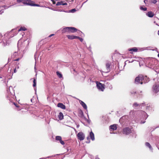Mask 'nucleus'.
<instances>
[{
    "mask_svg": "<svg viewBox=\"0 0 159 159\" xmlns=\"http://www.w3.org/2000/svg\"><path fill=\"white\" fill-rule=\"evenodd\" d=\"M129 116L131 119H135L140 118L145 120L147 119L148 116L145 111L142 110L131 111L129 112Z\"/></svg>",
    "mask_w": 159,
    "mask_h": 159,
    "instance_id": "f257e3e1",
    "label": "nucleus"
},
{
    "mask_svg": "<svg viewBox=\"0 0 159 159\" xmlns=\"http://www.w3.org/2000/svg\"><path fill=\"white\" fill-rule=\"evenodd\" d=\"M7 92L8 95L7 96V98L9 100L10 102H11L13 99H15V97L14 96L15 93L12 87L10 86L9 87V89L7 90Z\"/></svg>",
    "mask_w": 159,
    "mask_h": 159,
    "instance_id": "f03ea898",
    "label": "nucleus"
},
{
    "mask_svg": "<svg viewBox=\"0 0 159 159\" xmlns=\"http://www.w3.org/2000/svg\"><path fill=\"white\" fill-rule=\"evenodd\" d=\"M147 62V66L148 67L152 69H154L158 62L156 59L152 58L149 59Z\"/></svg>",
    "mask_w": 159,
    "mask_h": 159,
    "instance_id": "7ed1b4c3",
    "label": "nucleus"
},
{
    "mask_svg": "<svg viewBox=\"0 0 159 159\" xmlns=\"http://www.w3.org/2000/svg\"><path fill=\"white\" fill-rule=\"evenodd\" d=\"M143 76L142 75H139L138 77H136L135 80V82L136 84H142L143 83V80H144Z\"/></svg>",
    "mask_w": 159,
    "mask_h": 159,
    "instance_id": "20e7f679",
    "label": "nucleus"
},
{
    "mask_svg": "<svg viewBox=\"0 0 159 159\" xmlns=\"http://www.w3.org/2000/svg\"><path fill=\"white\" fill-rule=\"evenodd\" d=\"M145 106V104L144 103L138 104L137 102H134L133 105V107L136 109H138L142 108V106Z\"/></svg>",
    "mask_w": 159,
    "mask_h": 159,
    "instance_id": "39448f33",
    "label": "nucleus"
},
{
    "mask_svg": "<svg viewBox=\"0 0 159 159\" xmlns=\"http://www.w3.org/2000/svg\"><path fill=\"white\" fill-rule=\"evenodd\" d=\"M133 130V129L132 128L127 127L123 129V134L126 135H128L131 133H132Z\"/></svg>",
    "mask_w": 159,
    "mask_h": 159,
    "instance_id": "423d86ee",
    "label": "nucleus"
},
{
    "mask_svg": "<svg viewBox=\"0 0 159 159\" xmlns=\"http://www.w3.org/2000/svg\"><path fill=\"white\" fill-rule=\"evenodd\" d=\"M96 84L97 88L99 90L102 91H103L104 89V84L98 82H97Z\"/></svg>",
    "mask_w": 159,
    "mask_h": 159,
    "instance_id": "0eeeda50",
    "label": "nucleus"
},
{
    "mask_svg": "<svg viewBox=\"0 0 159 159\" xmlns=\"http://www.w3.org/2000/svg\"><path fill=\"white\" fill-rule=\"evenodd\" d=\"M77 138L80 141L83 140L85 138V135L82 132H79L77 135Z\"/></svg>",
    "mask_w": 159,
    "mask_h": 159,
    "instance_id": "6e6552de",
    "label": "nucleus"
},
{
    "mask_svg": "<svg viewBox=\"0 0 159 159\" xmlns=\"http://www.w3.org/2000/svg\"><path fill=\"white\" fill-rule=\"evenodd\" d=\"M17 2L19 3H22L24 4L29 5L31 1L30 0H17Z\"/></svg>",
    "mask_w": 159,
    "mask_h": 159,
    "instance_id": "1a4fd4ad",
    "label": "nucleus"
},
{
    "mask_svg": "<svg viewBox=\"0 0 159 159\" xmlns=\"http://www.w3.org/2000/svg\"><path fill=\"white\" fill-rule=\"evenodd\" d=\"M153 91L155 93H157L159 91V85L155 84L153 85L152 88Z\"/></svg>",
    "mask_w": 159,
    "mask_h": 159,
    "instance_id": "9d476101",
    "label": "nucleus"
},
{
    "mask_svg": "<svg viewBox=\"0 0 159 159\" xmlns=\"http://www.w3.org/2000/svg\"><path fill=\"white\" fill-rule=\"evenodd\" d=\"M111 63L110 62L108 61L106 63V67L107 71H105L106 73L110 71L111 68Z\"/></svg>",
    "mask_w": 159,
    "mask_h": 159,
    "instance_id": "9b49d317",
    "label": "nucleus"
},
{
    "mask_svg": "<svg viewBox=\"0 0 159 159\" xmlns=\"http://www.w3.org/2000/svg\"><path fill=\"white\" fill-rule=\"evenodd\" d=\"M146 15L148 17L152 18L154 16V14L152 11H149L146 13Z\"/></svg>",
    "mask_w": 159,
    "mask_h": 159,
    "instance_id": "f8f14e48",
    "label": "nucleus"
},
{
    "mask_svg": "<svg viewBox=\"0 0 159 159\" xmlns=\"http://www.w3.org/2000/svg\"><path fill=\"white\" fill-rule=\"evenodd\" d=\"M79 102L80 104L82 105V106L84 108V109L87 110V106L86 104L84 102L82 101H81L80 100H79Z\"/></svg>",
    "mask_w": 159,
    "mask_h": 159,
    "instance_id": "ddd939ff",
    "label": "nucleus"
},
{
    "mask_svg": "<svg viewBox=\"0 0 159 159\" xmlns=\"http://www.w3.org/2000/svg\"><path fill=\"white\" fill-rule=\"evenodd\" d=\"M69 32L75 33L77 31V29L74 27H69Z\"/></svg>",
    "mask_w": 159,
    "mask_h": 159,
    "instance_id": "4468645a",
    "label": "nucleus"
},
{
    "mask_svg": "<svg viewBox=\"0 0 159 159\" xmlns=\"http://www.w3.org/2000/svg\"><path fill=\"white\" fill-rule=\"evenodd\" d=\"M57 106L58 107H60L63 109H65L66 108L65 106L61 103H59L57 105Z\"/></svg>",
    "mask_w": 159,
    "mask_h": 159,
    "instance_id": "2eb2a0df",
    "label": "nucleus"
},
{
    "mask_svg": "<svg viewBox=\"0 0 159 159\" xmlns=\"http://www.w3.org/2000/svg\"><path fill=\"white\" fill-rule=\"evenodd\" d=\"M110 127L111 131L116 130L117 129V127L116 125H111Z\"/></svg>",
    "mask_w": 159,
    "mask_h": 159,
    "instance_id": "dca6fc26",
    "label": "nucleus"
},
{
    "mask_svg": "<svg viewBox=\"0 0 159 159\" xmlns=\"http://www.w3.org/2000/svg\"><path fill=\"white\" fill-rule=\"evenodd\" d=\"M89 136L91 139L92 141H94L95 140L94 134L92 131H91L90 133Z\"/></svg>",
    "mask_w": 159,
    "mask_h": 159,
    "instance_id": "f3484780",
    "label": "nucleus"
},
{
    "mask_svg": "<svg viewBox=\"0 0 159 159\" xmlns=\"http://www.w3.org/2000/svg\"><path fill=\"white\" fill-rule=\"evenodd\" d=\"M69 27H66L63 29L62 30V33H64L66 32H69Z\"/></svg>",
    "mask_w": 159,
    "mask_h": 159,
    "instance_id": "a211bd4d",
    "label": "nucleus"
},
{
    "mask_svg": "<svg viewBox=\"0 0 159 159\" xmlns=\"http://www.w3.org/2000/svg\"><path fill=\"white\" fill-rule=\"evenodd\" d=\"M58 117L60 120H62L63 119L64 117L63 113L61 112H60L59 113Z\"/></svg>",
    "mask_w": 159,
    "mask_h": 159,
    "instance_id": "6ab92c4d",
    "label": "nucleus"
},
{
    "mask_svg": "<svg viewBox=\"0 0 159 159\" xmlns=\"http://www.w3.org/2000/svg\"><path fill=\"white\" fill-rule=\"evenodd\" d=\"M56 74L59 78H62V80L63 79V78L62 77V75L60 72L57 71L56 72Z\"/></svg>",
    "mask_w": 159,
    "mask_h": 159,
    "instance_id": "aec40b11",
    "label": "nucleus"
},
{
    "mask_svg": "<svg viewBox=\"0 0 159 159\" xmlns=\"http://www.w3.org/2000/svg\"><path fill=\"white\" fill-rule=\"evenodd\" d=\"M144 78V80H143V83H146L148 82L149 81V78H147L146 76L145 77L143 76Z\"/></svg>",
    "mask_w": 159,
    "mask_h": 159,
    "instance_id": "412c9836",
    "label": "nucleus"
},
{
    "mask_svg": "<svg viewBox=\"0 0 159 159\" xmlns=\"http://www.w3.org/2000/svg\"><path fill=\"white\" fill-rule=\"evenodd\" d=\"M67 3H63L62 2H58L56 4L57 6H59L60 5H66Z\"/></svg>",
    "mask_w": 159,
    "mask_h": 159,
    "instance_id": "4be33fe9",
    "label": "nucleus"
},
{
    "mask_svg": "<svg viewBox=\"0 0 159 159\" xmlns=\"http://www.w3.org/2000/svg\"><path fill=\"white\" fill-rule=\"evenodd\" d=\"M137 50L138 49L136 47H134L129 49V51H133L134 52H137Z\"/></svg>",
    "mask_w": 159,
    "mask_h": 159,
    "instance_id": "5701e85b",
    "label": "nucleus"
},
{
    "mask_svg": "<svg viewBox=\"0 0 159 159\" xmlns=\"http://www.w3.org/2000/svg\"><path fill=\"white\" fill-rule=\"evenodd\" d=\"M145 145L148 147L149 148L150 150H152V148L149 143L148 142H146L145 143Z\"/></svg>",
    "mask_w": 159,
    "mask_h": 159,
    "instance_id": "b1692460",
    "label": "nucleus"
},
{
    "mask_svg": "<svg viewBox=\"0 0 159 159\" xmlns=\"http://www.w3.org/2000/svg\"><path fill=\"white\" fill-rule=\"evenodd\" d=\"M29 5L32 6L40 7L39 4L33 3L32 2L31 3V2H30V4H29Z\"/></svg>",
    "mask_w": 159,
    "mask_h": 159,
    "instance_id": "393cba45",
    "label": "nucleus"
},
{
    "mask_svg": "<svg viewBox=\"0 0 159 159\" xmlns=\"http://www.w3.org/2000/svg\"><path fill=\"white\" fill-rule=\"evenodd\" d=\"M66 36L68 39H74V35H67Z\"/></svg>",
    "mask_w": 159,
    "mask_h": 159,
    "instance_id": "a878e982",
    "label": "nucleus"
},
{
    "mask_svg": "<svg viewBox=\"0 0 159 159\" xmlns=\"http://www.w3.org/2000/svg\"><path fill=\"white\" fill-rule=\"evenodd\" d=\"M61 137L60 136H57L56 137V140L57 141H59L61 140Z\"/></svg>",
    "mask_w": 159,
    "mask_h": 159,
    "instance_id": "bb28decb",
    "label": "nucleus"
},
{
    "mask_svg": "<svg viewBox=\"0 0 159 159\" xmlns=\"http://www.w3.org/2000/svg\"><path fill=\"white\" fill-rule=\"evenodd\" d=\"M26 30V29L25 27H21L20 29L18 30V32L20 31H25Z\"/></svg>",
    "mask_w": 159,
    "mask_h": 159,
    "instance_id": "cd10ccee",
    "label": "nucleus"
},
{
    "mask_svg": "<svg viewBox=\"0 0 159 159\" xmlns=\"http://www.w3.org/2000/svg\"><path fill=\"white\" fill-rule=\"evenodd\" d=\"M140 9L143 11H146L147 10V8L146 7H143L142 6H140Z\"/></svg>",
    "mask_w": 159,
    "mask_h": 159,
    "instance_id": "c85d7f7f",
    "label": "nucleus"
},
{
    "mask_svg": "<svg viewBox=\"0 0 159 159\" xmlns=\"http://www.w3.org/2000/svg\"><path fill=\"white\" fill-rule=\"evenodd\" d=\"M11 5H10L9 6H7L5 5H3L2 6V7L4 8L5 9H7L8 8L11 7Z\"/></svg>",
    "mask_w": 159,
    "mask_h": 159,
    "instance_id": "c756f323",
    "label": "nucleus"
},
{
    "mask_svg": "<svg viewBox=\"0 0 159 159\" xmlns=\"http://www.w3.org/2000/svg\"><path fill=\"white\" fill-rule=\"evenodd\" d=\"M36 85V81L35 79H34L33 80V86L35 87Z\"/></svg>",
    "mask_w": 159,
    "mask_h": 159,
    "instance_id": "7c9ffc66",
    "label": "nucleus"
},
{
    "mask_svg": "<svg viewBox=\"0 0 159 159\" xmlns=\"http://www.w3.org/2000/svg\"><path fill=\"white\" fill-rule=\"evenodd\" d=\"M76 11V10L75 9V8H74V9H73L71 10L70 11V12H71V13H74V12H75V11Z\"/></svg>",
    "mask_w": 159,
    "mask_h": 159,
    "instance_id": "2f4dec72",
    "label": "nucleus"
},
{
    "mask_svg": "<svg viewBox=\"0 0 159 159\" xmlns=\"http://www.w3.org/2000/svg\"><path fill=\"white\" fill-rule=\"evenodd\" d=\"M59 142L62 145H64L65 144V143L62 140V139L59 141Z\"/></svg>",
    "mask_w": 159,
    "mask_h": 159,
    "instance_id": "473e14b6",
    "label": "nucleus"
},
{
    "mask_svg": "<svg viewBox=\"0 0 159 159\" xmlns=\"http://www.w3.org/2000/svg\"><path fill=\"white\" fill-rule=\"evenodd\" d=\"M13 100H14V99H12L13 101H12L11 102H12V103H13V104H14V105L16 106V107H19V106H18V104H16V103L15 102H12V101H13Z\"/></svg>",
    "mask_w": 159,
    "mask_h": 159,
    "instance_id": "72a5a7b5",
    "label": "nucleus"
},
{
    "mask_svg": "<svg viewBox=\"0 0 159 159\" xmlns=\"http://www.w3.org/2000/svg\"><path fill=\"white\" fill-rule=\"evenodd\" d=\"M157 2L156 0H152V2L154 4H155Z\"/></svg>",
    "mask_w": 159,
    "mask_h": 159,
    "instance_id": "f704fd0d",
    "label": "nucleus"
},
{
    "mask_svg": "<svg viewBox=\"0 0 159 159\" xmlns=\"http://www.w3.org/2000/svg\"><path fill=\"white\" fill-rule=\"evenodd\" d=\"M78 39H79L80 40L81 42H82L83 41V39L82 38H80V37H79V38Z\"/></svg>",
    "mask_w": 159,
    "mask_h": 159,
    "instance_id": "c9c22d12",
    "label": "nucleus"
},
{
    "mask_svg": "<svg viewBox=\"0 0 159 159\" xmlns=\"http://www.w3.org/2000/svg\"><path fill=\"white\" fill-rule=\"evenodd\" d=\"M74 39H79V37L77 36H74Z\"/></svg>",
    "mask_w": 159,
    "mask_h": 159,
    "instance_id": "e433bc0d",
    "label": "nucleus"
},
{
    "mask_svg": "<svg viewBox=\"0 0 159 159\" xmlns=\"http://www.w3.org/2000/svg\"><path fill=\"white\" fill-rule=\"evenodd\" d=\"M132 94H134L136 93V92L134 91H131L130 92Z\"/></svg>",
    "mask_w": 159,
    "mask_h": 159,
    "instance_id": "4c0bfd02",
    "label": "nucleus"
},
{
    "mask_svg": "<svg viewBox=\"0 0 159 159\" xmlns=\"http://www.w3.org/2000/svg\"><path fill=\"white\" fill-rule=\"evenodd\" d=\"M148 0H144V2L145 3V4H146L147 2H148Z\"/></svg>",
    "mask_w": 159,
    "mask_h": 159,
    "instance_id": "58836bf2",
    "label": "nucleus"
},
{
    "mask_svg": "<svg viewBox=\"0 0 159 159\" xmlns=\"http://www.w3.org/2000/svg\"><path fill=\"white\" fill-rule=\"evenodd\" d=\"M54 35V34H51L48 36V37H50Z\"/></svg>",
    "mask_w": 159,
    "mask_h": 159,
    "instance_id": "ea45409f",
    "label": "nucleus"
},
{
    "mask_svg": "<svg viewBox=\"0 0 159 159\" xmlns=\"http://www.w3.org/2000/svg\"><path fill=\"white\" fill-rule=\"evenodd\" d=\"M145 121H142V120H141V124H143L144 123H145Z\"/></svg>",
    "mask_w": 159,
    "mask_h": 159,
    "instance_id": "a19ab883",
    "label": "nucleus"
},
{
    "mask_svg": "<svg viewBox=\"0 0 159 159\" xmlns=\"http://www.w3.org/2000/svg\"><path fill=\"white\" fill-rule=\"evenodd\" d=\"M154 23H155L156 25L159 26V25L155 21L154 22Z\"/></svg>",
    "mask_w": 159,
    "mask_h": 159,
    "instance_id": "79ce46f5",
    "label": "nucleus"
},
{
    "mask_svg": "<svg viewBox=\"0 0 159 159\" xmlns=\"http://www.w3.org/2000/svg\"><path fill=\"white\" fill-rule=\"evenodd\" d=\"M17 54V52H15L13 54V55H14V56H16V55Z\"/></svg>",
    "mask_w": 159,
    "mask_h": 159,
    "instance_id": "37998d69",
    "label": "nucleus"
},
{
    "mask_svg": "<svg viewBox=\"0 0 159 159\" xmlns=\"http://www.w3.org/2000/svg\"><path fill=\"white\" fill-rule=\"evenodd\" d=\"M90 120H87V122L88 123H90Z\"/></svg>",
    "mask_w": 159,
    "mask_h": 159,
    "instance_id": "c03bdc74",
    "label": "nucleus"
},
{
    "mask_svg": "<svg viewBox=\"0 0 159 159\" xmlns=\"http://www.w3.org/2000/svg\"><path fill=\"white\" fill-rule=\"evenodd\" d=\"M4 12V11H0V14H2Z\"/></svg>",
    "mask_w": 159,
    "mask_h": 159,
    "instance_id": "a18cd8bd",
    "label": "nucleus"
},
{
    "mask_svg": "<svg viewBox=\"0 0 159 159\" xmlns=\"http://www.w3.org/2000/svg\"><path fill=\"white\" fill-rule=\"evenodd\" d=\"M19 59H20V58H17V59H16L15 60L16 61H18L19 60Z\"/></svg>",
    "mask_w": 159,
    "mask_h": 159,
    "instance_id": "49530a36",
    "label": "nucleus"
},
{
    "mask_svg": "<svg viewBox=\"0 0 159 159\" xmlns=\"http://www.w3.org/2000/svg\"><path fill=\"white\" fill-rule=\"evenodd\" d=\"M159 128V126H157L156 127L155 129H153V130H155V129L157 128Z\"/></svg>",
    "mask_w": 159,
    "mask_h": 159,
    "instance_id": "de8ad7c7",
    "label": "nucleus"
},
{
    "mask_svg": "<svg viewBox=\"0 0 159 159\" xmlns=\"http://www.w3.org/2000/svg\"><path fill=\"white\" fill-rule=\"evenodd\" d=\"M57 11H62V10H57ZM65 12H67L66 11H65Z\"/></svg>",
    "mask_w": 159,
    "mask_h": 159,
    "instance_id": "09e8293b",
    "label": "nucleus"
},
{
    "mask_svg": "<svg viewBox=\"0 0 159 159\" xmlns=\"http://www.w3.org/2000/svg\"><path fill=\"white\" fill-rule=\"evenodd\" d=\"M99 159L98 156H96V157H95V159Z\"/></svg>",
    "mask_w": 159,
    "mask_h": 159,
    "instance_id": "8fccbe9b",
    "label": "nucleus"
},
{
    "mask_svg": "<svg viewBox=\"0 0 159 159\" xmlns=\"http://www.w3.org/2000/svg\"><path fill=\"white\" fill-rule=\"evenodd\" d=\"M51 0L53 2V4L55 3H54V2H55V0Z\"/></svg>",
    "mask_w": 159,
    "mask_h": 159,
    "instance_id": "3c124183",
    "label": "nucleus"
},
{
    "mask_svg": "<svg viewBox=\"0 0 159 159\" xmlns=\"http://www.w3.org/2000/svg\"><path fill=\"white\" fill-rule=\"evenodd\" d=\"M16 69H14V73H16Z\"/></svg>",
    "mask_w": 159,
    "mask_h": 159,
    "instance_id": "603ef678",
    "label": "nucleus"
},
{
    "mask_svg": "<svg viewBox=\"0 0 159 159\" xmlns=\"http://www.w3.org/2000/svg\"><path fill=\"white\" fill-rule=\"evenodd\" d=\"M87 138V139H88V140H89V137H88Z\"/></svg>",
    "mask_w": 159,
    "mask_h": 159,
    "instance_id": "864d4df0",
    "label": "nucleus"
},
{
    "mask_svg": "<svg viewBox=\"0 0 159 159\" xmlns=\"http://www.w3.org/2000/svg\"><path fill=\"white\" fill-rule=\"evenodd\" d=\"M136 135H137L136 134H135V136H134V137H135V138H136ZM133 136H134L133 135Z\"/></svg>",
    "mask_w": 159,
    "mask_h": 159,
    "instance_id": "5fc2aeb1",
    "label": "nucleus"
},
{
    "mask_svg": "<svg viewBox=\"0 0 159 159\" xmlns=\"http://www.w3.org/2000/svg\"><path fill=\"white\" fill-rule=\"evenodd\" d=\"M158 34L159 35V30L158 32Z\"/></svg>",
    "mask_w": 159,
    "mask_h": 159,
    "instance_id": "6e6d98bb",
    "label": "nucleus"
},
{
    "mask_svg": "<svg viewBox=\"0 0 159 159\" xmlns=\"http://www.w3.org/2000/svg\"><path fill=\"white\" fill-rule=\"evenodd\" d=\"M158 57H159V54L158 55Z\"/></svg>",
    "mask_w": 159,
    "mask_h": 159,
    "instance_id": "4d7b16f0",
    "label": "nucleus"
},
{
    "mask_svg": "<svg viewBox=\"0 0 159 159\" xmlns=\"http://www.w3.org/2000/svg\"><path fill=\"white\" fill-rule=\"evenodd\" d=\"M52 9V10H54V11H55V10H54L53 9Z\"/></svg>",
    "mask_w": 159,
    "mask_h": 159,
    "instance_id": "13d9d810",
    "label": "nucleus"
},
{
    "mask_svg": "<svg viewBox=\"0 0 159 159\" xmlns=\"http://www.w3.org/2000/svg\"><path fill=\"white\" fill-rule=\"evenodd\" d=\"M0 78H2V77H1V76H0Z\"/></svg>",
    "mask_w": 159,
    "mask_h": 159,
    "instance_id": "bf43d9fd",
    "label": "nucleus"
},
{
    "mask_svg": "<svg viewBox=\"0 0 159 159\" xmlns=\"http://www.w3.org/2000/svg\"><path fill=\"white\" fill-rule=\"evenodd\" d=\"M86 143H89V142H86Z\"/></svg>",
    "mask_w": 159,
    "mask_h": 159,
    "instance_id": "052dcab7",
    "label": "nucleus"
},
{
    "mask_svg": "<svg viewBox=\"0 0 159 159\" xmlns=\"http://www.w3.org/2000/svg\"><path fill=\"white\" fill-rule=\"evenodd\" d=\"M32 99H31V101H32Z\"/></svg>",
    "mask_w": 159,
    "mask_h": 159,
    "instance_id": "680f3d73",
    "label": "nucleus"
},
{
    "mask_svg": "<svg viewBox=\"0 0 159 159\" xmlns=\"http://www.w3.org/2000/svg\"><path fill=\"white\" fill-rule=\"evenodd\" d=\"M81 113H82V114H83V113L82 111L81 112Z\"/></svg>",
    "mask_w": 159,
    "mask_h": 159,
    "instance_id": "e2e57ef3",
    "label": "nucleus"
},
{
    "mask_svg": "<svg viewBox=\"0 0 159 159\" xmlns=\"http://www.w3.org/2000/svg\"><path fill=\"white\" fill-rule=\"evenodd\" d=\"M156 72L157 73V71H156Z\"/></svg>",
    "mask_w": 159,
    "mask_h": 159,
    "instance_id": "0e129e2a",
    "label": "nucleus"
},
{
    "mask_svg": "<svg viewBox=\"0 0 159 159\" xmlns=\"http://www.w3.org/2000/svg\"><path fill=\"white\" fill-rule=\"evenodd\" d=\"M156 72L157 73V71H156Z\"/></svg>",
    "mask_w": 159,
    "mask_h": 159,
    "instance_id": "69168bd1",
    "label": "nucleus"
},
{
    "mask_svg": "<svg viewBox=\"0 0 159 159\" xmlns=\"http://www.w3.org/2000/svg\"><path fill=\"white\" fill-rule=\"evenodd\" d=\"M156 72L157 73V71H156Z\"/></svg>",
    "mask_w": 159,
    "mask_h": 159,
    "instance_id": "338daca9",
    "label": "nucleus"
},
{
    "mask_svg": "<svg viewBox=\"0 0 159 159\" xmlns=\"http://www.w3.org/2000/svg\"><path fill=\"white\" fill-rule=\"evenodd\" d=\"M156 72L157 73V71H156Z\"/></svg>",
    "mask_w": 159,
    "mask_h": 159,
    "instance_id": "774afa93",
    "label": "nucleus"
}]
</instances>
